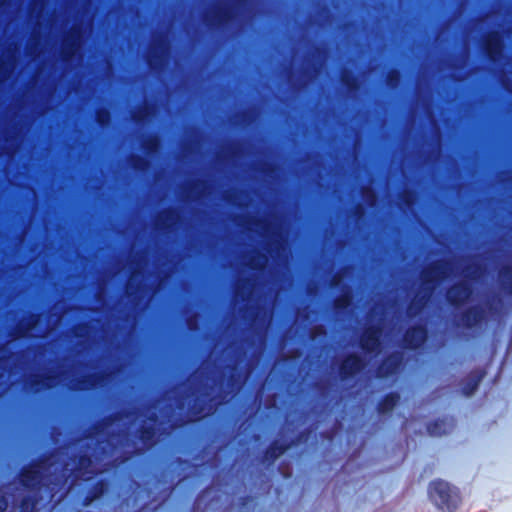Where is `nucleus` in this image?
I'll return each instance as SVG.
<instances>
[{
    "instance_id": "nucleus-1",
    "label": "nucleus",
    "mask_w": 512,
    "mask_h": 512,
    "mask_svg": "<svg viewBox=\"0 0 512 512\" xmlns=\"http://www.w3.org/2000/svg\"><path fill=\"white\" fill-rule=\"evenodd\" d=\"M168 434L156 411L149 412L141 421L136 438L145 449L153 448L159 438ZM149 451V450H147ZM146 450H131L130 461ZM179 460H174L170 466L160 471H146L139 475L130 463V512H156L170 497L178 477Z\"/></svg>"
},
{
    "instance_id": "nucleus-2",
    "label": "nucleus",
    "mask_w": 512,
    "mask_h": 512,
    "mask_svg": "<svg viewBox=\"0 0 512 512\" xmlns=\"http://www.w3.org/2000/svg\"><path fill=\"white\" fill-rule=\"evenodd\" d=\"M448 268L449 262L436 260L432 262L428 268L423 270L421 274V283L425 293L420 296H416L408 304L406 313L409 318H414L423 311L432 292L434 291L435 286L448 277Z\"/></svg>"
},
{
    "instance_id": "nucleus-3",
    "label": "nucleus",
    "mask_w": 512,
    "mask_h": 512,
    "mask_svg": "<svg viewBox=\"0 0 512 512\" xmlns=\"http://www.w3.org/2000/svg\"><path fill=\"white\" fill-rule=\"evenodd\" d=\"M427 494L429 500L442 512H455L462 502L459 489L443 479L431 481Z\"/></svg>"
},
{
    "instance_id": "nucleus-4",
    "label": "nucleus",
    "mask_w": 512,
    "mask_h": 512,
    "mask_svg": "<svg viewBox=\"0 0 512 512\" xmlns=\"http://www.w3.org/2000/svg\"><path fill=\"white\" fill-rule=\"evenodd\" d=\"M366 363L364 358L355 352L344 355L337 364V374L342 381H348L363 371Z\"/></svg>"
},
{
    "instance_id": "nucleus-5",
    "label": "nucleus",
    "mask_w": 512,
    "mask_h": 512,
    "mask_svg": "<svg viewBox=\"0 0 512 512\" xmlns=\"http://www.w3.org/2000/svg\"><path fill=\"white\" fill-rule=\"evenodd\" d=\"M472 294V285L466 280H459L446 290L445 298L452 308L458 309L468 302Z\"/></svg>"
},
{
    "instance_id": "nucleus-6",
    "label": "nucleus",
    "mask_w": 512,
    "mask_h": 512,
    "mask_svg": "<svg viewBox=\"0 0 512 512\" xmlns=\"http://www.w3.org/2000/svg\"><path fill=\"white\" fill-rule=\"evenodd\" d=\"M382 329L377 324L368 325L359 337V346L367 354L378 353L381 348Z\"/></svg>"
},
{
    "instance_id": "nucleus-7",
    "label": "nucleus",
    "mask_w": 512,
    "mask_h": 512,
    "mask_svg": "<svg viewBox=\"0 0 512 512\" xmlns=\"http://www.w3.org/2000/svg\"><path fill=\"white\" fill-rule=\"evenodd\" d=\"M428 330L424 324L409 326L402 335V346L407 350L419 349L427 340Z\"/></svg>"
},
{
    "instance_id": "nucleus-8",
    "label": "nucleus",
    "mask_w": 512,
    "mask_h": 512,
    "mask_svg": "<svg viewBox=\"0 0 512 512\" xmlns=\"http://www.w3.org/2000/svg\"><path fill=\"white\" fill-rule=\"evenodd\" d=\"M403 364V355L399 351H394L386 355L377 365L375 374L378 379H387L395 375Z\"/></svg>"
},
{
    "instance_id": "nucleus-9",
    "label": "nucleus",
    "mask_w": 512,
    "mask_h": 512,
    "mask_svg": "<svg viewBox=\"0 0 512 512\" xmlns=\"http://www.w3.org/2000/svg\"><path fill=\"white\" fill-rule=\"evenodd\" d=\"M293 446L294 442H286V440L281 441L279 439H273L262 451L260 456V463L265 467L273 466L276 460Z\"/></svg>"
},
{
    "instance_id": "nucleus-10",
    "label": "nucleus",
    "mask_w": 512,
    "mask_h": 512,
    "mask_svg": "<svg viewBox=\"0 0 512 512\" xmlns=\"http://www.w3.org/2000/svg\"><path fill=\"white\" fill-rule=\"evenodd\" d=\"M216 408L217 403L214 402V397H210L208 400L197 397L189 406V421L200 422L206 417L212 415Z\"/></svg>"
},
{
    "instance_id": "nucleus-11",
    "label": "nucleus",
    "mask_w": 512,
    "mask_h": 512,
    "mask_svg": "<svg viewBox=\"0 0 512 512\" xmlns=\"http://www.w3.org/2000/svg\"><path fill=\"white\" fill-rule=\"evenodd\" d=\"M486 319V309L480 305L470 306L464 309L459 315L461 324L467 329L481 325Z\"/></svg>"
},
{
    "instance_id": "nucleus-12",
    "label": "nucleus",
    "mask_w": 512,
    "mask_h": 512,
    "mask_svg": "<svg viewBox=\"0 0 512 512\" xmlns=\"http://www.w3.org/2000/svg\"><path fill=\"white\" fill-rule=\"evenodd\" d=\"M209 26L225 27L235 20L234 10L229 6H217L210 17H206Z\"/></svg>"
},
{
    "instance_id": "nucleus-13",
    "label": "nucleus",
    "mask_w": 512,
    "mask_h": 512,
    "mask_svg": "<svg viewBox=\"0 0 512 512\" xmlns=\"http://www.w3.org/2000/svg\"><path fill=\"white\" fill-rule=\"evenodd\" d=\"M501 44V37L496 31L489 33L484 39L483 49L486 56L491 61H495L496 58L500 55Z\"/></svg>"
},
{
    "instance_id": "nucleus-14",
    "label": "nucleus",
    "mask_w": 512,
    "mask_h": 512,
    "mask_svg": "<svg viewBox=\"0 0 512 512\" xmlns=\"http://www.w3.org/2000/svg\"><path fill=\"white\" fill-rule=\"evenodd\" d=\"M400 394L396 391L385 394L377 403L376 410L379 414L392 412L395 406L400 402Z\"/></svg>"
},
{
    "instance_id": "nucleus-15",
    "label": "nucleus",
    "mask_w": 512,
    "mask_h": 512,
    "mask_svg": "<svg viewBox=\"0 0 512 512\" xmlns=\"http://www.w3.org/2000/svg\"><path fill=\"white\" fill-rule=\"evenodd\" d=\"M452 420L437 418L427 424V432L431 436H442L452 428Z\"/></svg>"
},
{
    "instance_id": "nucleus-16",
    "label": "nucleus",
    "mask_w": 512,
    "mask_h": 512,
    "mask_svg": "<svg viewBox=\"0 0 512 512\" xmlns=\"http://www.w3.org/2000/svg\"><path fill=\"white\" fill-rule=\"evenodd\" d=\"M485 375L484 370L472 372L469 377L463 382L462 393L466 396L472 395L479 387Z\"/></svg>"
},
{
    "instance_id": "nucleus-17",
    "label": "nucleus",
    "mask_w": 512,
    "mask_h": 512,
    "mask_svg": "<svg viewBox=\"0 0 512 512\" xmlns=\"http://www.w3.org/2000/svg\"><path fill=\"white\" fill-rule=\"evenodd\" d=\"M500 287L503 292L512 298V265H504L498 272Z\"/></svg>"
},
{
    "instance_id": "nucleus-18",
    "label": "nucleus",
    "mask_w": 512,
    "mask_h": 512,
    "mask_svg": "<svg viewBox=\"0 0 512 512\" xmlns=\"http://www.w3.org/2000/svg\"><path fill=\"white\" fill-rule=\"evenodd\" d=\"M340 81L348 92H356L360 88L359 77L349 69H344L342 71Z\"/></svg>"
},
{
    "instance_id": "nucleus-19",
    "label": "nucleus",
    "mask_w": 512,
    "mask_h": 512,
    "mask_svg": "<svg viewBox=\"0 0 512 512\" xmlns=\"http://www.w3.org/2000/svg\"><path fill=\"white\" fill-rule=\"evenodd\" d=\"M162 58L161 46L153 44L146 53V63L149 68H158Z\"/></svg>"
},
{
    "instance_id": "nucleus-20",
    "label": "nucleus",
    "mask_w": 512,
    "mask_h": 512,
    "mask_svg": "<svg viewBox=\"0 0 512 512\" xmlns=\"http://www.w3.org/2000/svg\"><path fill=\"white\" fill-rule=\"evenodd\" d=\"M175 216L176 211L173 208H168L157 215L155 224L157 227L166 228L168 223L174 220Z\"/></svg>"
},
{
    "instance_id": "nucleus-21",
    "label": "nucleus",
    "mask_w": 512,
    "mask_h": 512,
    "mask_svg": "<svg viewBox=\"0 0 512 512\" xmlns=\"http://www.w3.org/2000/svg\"><path fill=\"white\" fill-rule=\"evenodd\" d=\"M159 147V141L156 136L148 135L142 141L143 151L147 155H154Z\"/></svg>"
},
{
    "instance_id": "nucleus-22",
    "label": "nucleus",
    "mask_w": 512,
    "mask_h": 512,
    "mask_svg": "<svg viewBox=\"0 0 512 512\" xmlns=\"http://www.w3.org/2000/svg\"><path fill=\"white\" fill-rule=\"evenodd\" d=\"M349 293H342L333 300V308L336 312H344L351 305Z\"/></svg>"
},
{
    "instance_id": "nucleus-23",
    "label": "nucleus",
    "mask_w": 512,
    "mask_h": 512,
    "mask_svg": "<svg viewBox=\"0 0 512 512\" xmlns=\"http://www.w3.org/2000/svg\"><path fill=\"white\" fill-rule=\"evenodd\" d=\"M255 505L254 498L250 495L242 496L238 500L239 512H254Z\"/></svg>"
},
{
    "instance_id": "nucleus-24",
    "label": "nucleus",
    "mask_w": 512,
    "mask_h": 512,
    "mask_svg": "<svg viewBox=\"0 0 512 512\" xmlns=\"http://www.w3.org/2000/svg\"><path fill=\"white\" fill-rule=\"evenodd\" d=\"M401 72L399 69H396V68H392L388 74H387V77H386V83L389 87L391 88H395L399 85L400 81H401Z\"/></svg>"
},
{
    "instance_id": "nucleus-25",
    "label": "nucleus",
    "mask_w": 512,
    "mask_h": 512,
    "mask_svg": "<svg viewBox=\"0 0 512 512\" xmlns=\"http://www.w3.org/2000/svg\"><path fill=\"white\" fill-rule=\"evenodd\" d=\"M415 196L413 190H404L400 195V199L405 206L411 207L415 202Z\"/></svg>"
},
{
    "instance_id": "nucleus-26",
    "label": "nucleus",
    "mask_w": 512,
    "mask_h": 512,
    "mask_svg": "<svg viewBox=\"0 0 512 512\" xmlns=\"http://www.w3.org/2000/svg\"><path fill=\"white\" fill-rule=\"evenodd\" d=\"M310 434H311V429L310 428H305L303 429L302 431H300L295 438L291 439V440H288L287 442H294V446L300 444V443H305L308 438L310 437Z\"/></svg>"
},
{
    "instance_id": "nucleus-27",
    "label": "nucleus",
    "mask_w": 512,
    "mask_h": 512,
    "mask_svg": "<svg viewBox=\"0 0 512 512\" xmlns=\"http://www.w3.org/2000/svg\"><path fill=\"white\" fill-rule=\"evenodd\" d=\"M132 190L130 189V193ZM132 216V207L130 206V217ZM132 251V242L130 241V252ZM132 279V260L130 259V280ZM130 289H132V283L130 282ZM132 296V290H130V297ZM132 332V317L130 316V333ZM132 359V353L130 352V360ZM132 385L130 384L129 389L132 391ZM132 415V406L130 405V416Z\"/></svg>"
},
{
    "instance_id": "nucleus-28",
    "label": "nucleus",
    "mask_w": 512,
    "mask_h": 512,
    "mask_svg": "<svg viewBox=\"0 0 512 512\" xmlns=\"http://www.w3.org/2000/svg\"><path fill=\"white\" fill-rule=\"evenodd\" d=\"M340 280H341V276H340V274H338V273H337V274H335V275L332 277V279H331V282H330L331 286H332V287H337V286L339 285Z\"/></svg>"
},
{
    "instance_id": "nucleus-29",
    "label": "nucleus",
    "mask_w": 512,
    "mask_h": 512,
    "mask_svg": "<svg viewBox=\"0 0 512 512\" xmlns=\"http://www.w3.org/2000/svg\"><path fill=\"white\" fill-rule=\"evenodd\" d=\"M487 308L490 314H496L498 312V308L493 303H488Z\"/></svg>"
},
{
    "instance_id": "nucleus-30",
    "label": "nucleus",
    "mask_w": 512,
    "mask_h": 512,
    "mask_svg": "<svg viewBox=\"0 0 512 512\" xmlns=\"http://www.w3.org/2000/svg\"><path fill=\"white\" fill-rule=\"evenodd\" d=\"M129 159H130V169L133 167H136V156L132 153L131 150H130Z\"/></svg>"
},
{
    "instance_id": "nucleus-31",
    "label": "nucleus",
    "mask_w": 512,
    "mask_h": 512,
    "mask_svg": "<svg viewBox=\"0 0 512 512\" xmlns=\"http://www.w3.org/2000/svg\"><path fill=\"white\" fill-rule=\"evenodd\" d=\"M202 182L201 181H197V182H194L191 186H190V190H195Z\"/></svg>"
},
{
    "instance_id": "nucleus-32",
    "label": "nucleus",
    "mask_w": 512,
    "mask_h": 512,
    "mask_svg": "<svg viewBox=\"0 0 512 512\" xmlns=\"http://www.w3.org/2000/svg\"><path fill=\"white\" fill-rule=\"evenodd\" d=\"M129 117H130V122H131L134 119V110H133V107L131 105H130Z\"/></svg>"
},
{
    "instance_id": "nucleus-33",
    "label": "nucleus",
    "mask_w": 512,
    "mask_h": 512,
    "mask_svg": "<svg viewBox=\"0 0 512 512\" xmlns=\"http://www.w3.org/2000/svg\"><path fill=\"white\" fill-rule=\"evenodd\" d=\"M200 501H201V499H198V498L195 499V501L193 503V507H192L193 510L196 509V507L199 505Z\"/></svg>"
},
{
    "instance_id": "nucleus-34",
    "label": "nucleus",
    "mask_w": 512,
    "mask_h": 512,
    "mask_svg": "<svg viewBox=\"0 0 512 512\" xmlns=\"http://www.w3.org/2000/svg\"><path fill=\"white\" fill-rule=\"evenodd\" d=\"M250 265H251V268H253V269H261L262 268L261 266L255 265L253 260H251Z\"/></svg>"
},
{
    "instance_id": "nucleus-35",
    "label": "nucleus",
    "mask_w": 512,
    "mask_h": 512,
    "mask_svg": "<svg viewBox=\"0 0 512 512\" xmlns=\"http://www.w3.org/2000/svg\"><path fill=\"white\" fill-rule=\"evenodd\" d=\"M473 267H474V271H477L480 269V265H474Z\"/></svg>"
},
{
    "instance_id": "nucleus-36",
    "label": "nucleus",
    "mask_w": 512,
    "mask_h": 512,
    "mask_svg": "<svg viewBox=\"0 0 512 512\" xmlns=\"http://www.w3.org/2000/svg\"><path fill=\"white\" fill-rule=\"evenodd\" d=\"M471 268H472V266H471V265L466 266V270H467V271L471 270Z\"/></svg>"
},
{
    "instance_id": "nucleus-37",
    "label": "nucleus",
    "mask_w": 512,
    "mask_h": 512,
    "mask_svg": "<svg viewBox=\"0 0 512 512\" xmlns=\"http://www.w3.org/2000/svg\"><path fill=\"white\" fill-rule=\"evenodd\" d=\"M25 478H26V479H24V482H27V480H28L29 476H28V475H25Z\"/></svg>"
},
{
    "instance_id": "nucleus-38",
    "label": "nucleus",
    "mask_w": 512,
    "mask_h": 512,
    "mask_svg": "<svg viewBox=\"0 0 512 512\" xmlns=\"http://www.w3.org/2000/svg\"><path fill=\"white\" fill-rule=\"evenodd\" d=\"M233 380H234V376H233V375H231V376H230V381H231V382H233Z\"/></svg>"
},
{
    "instance_id": "nucleus-39",
    "label": "nucleus",
    "mask_w": 512,
    "mask_h": 512,
    "mask_svg": "<svg viewBox=\"0 0 512 512\" xmlns=\"http://www.w3.org/2000/svg\"><path fill=\"white\" fill-rule=\"evenodd\" d=\"M238 2H239L240 4H243V3L245 2V0H238Z\"/></svg>"
},
{
    "instance_id": "nucleus-40",
    "label": "nucleus",
    "mask_w": 512,
    "mask_h": 512,
    "mask_svg": "<svg viewBox=\"0 0 512 512\" xmlns=\"http://www.w3.org/2000/svg\"><path fill=\"white\" fill-rule=\"evenodd\" d=\"M283 475H284L285 477H288V476H290V473H287V474L283 473Z\"/></svg>"
}]
</instances>
